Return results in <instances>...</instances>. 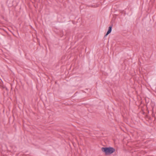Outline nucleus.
Returning a JSON list of instances; mask_svg holds the SVG:
<instances>
[{
  "label": "nucleus",
  "instance_id": "f03ea898",
  "mask_svg": "<svg viewBox=\"0 0 156 156\" xmlns=\"http://www.w3.org/2000/svg\"><path fill=\"white\" fill-rule=\"evenodd\" d=\"M112 27V25L110 26L109 27L108 30L106 34L105 35L104 38L106 37V36L111 32Z\"/></svg>",
  "mask_w": 156,
  "mask_h": 156
},
{
  "label": "nucleus",
  "instance_id": "f257e3e1",
  "mask_svg": "<svg viewBox=\"0 0 156 156\" xmlns=\"http://www.w3.org/2000/svg\"><path fill=\"white\" fill-rule=\"evenodd\" d=\"M101 150L102 151L105 153V155H110L115 151V148L111 147H102L101 148Z\"/></svg>",
  "mask_w": 156,
  "mask_h": 156
}]
</instances>
